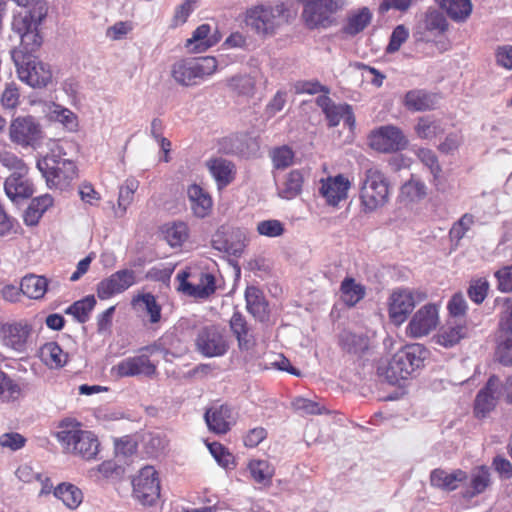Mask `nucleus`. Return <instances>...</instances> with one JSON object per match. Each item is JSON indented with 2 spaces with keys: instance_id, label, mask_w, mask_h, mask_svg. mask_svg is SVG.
<instances>
[{
  "instance_id": "nucleus-1",
  "label": "nucleus",
  "mask_w": 512,
  "mask_h": 512,
  "mask_svg": "<svg viewBox=\"0 0 512 512\" xmlns=\"http://www.w3.org/2000/svg\"><path fill=\"white\" fill-rule=\"evenodd\" d=\"M428 354V350L421 344L406 345L390 360L380 362L377 374L389 384L396 385L400 380L407 379L423 367Z\"/></svg>"
},
{
  "instance_id": "nucleus-2",
  "label": "nucleus",
  "mask_w": 512,
  "mask_h": 512,
  "mask_svg": "<svg viewBox=\"0 0 512 512\" xmlns=\"http://www.w3.org/2000/svg\"><path fill=\"white\" fill-rule=\"evenodd\" d=\"M18 6L27 10L15 14L12 20V31L30 50L41 46L43 37L39 27L47 16L48 7L45 0H13Z\"/></svg>"
},
{
  "instance_id": "nucleus-3",
  "label": "nucleus",
  "mask_w": 512,
  "mask_h": 512,
  "mask_svg": "<svg viewBox=\"0 0 512 512\" xmlns=\"http://www.w3.org/2000/svg\"><path fill=\"white\" fill-rule=\"evenodd\" d=\"M40 47L30 50L20 39L19 49L12 53L19 78L34 88L45 87L52 79L50 67L33 55Z\"/></svg>"
},
{
  "instance_id": "nucleus-4",
  "label": "nucleus",
  "mask_w": 512,
  "mask_h": 512,
  "mask_svg": "<svg viewBox=\"0 0 512 512\" xmlns=\"http://www.w3.org/2000/svg\"><path fill=\"white\" fill-rule=\"evenodd\" d=\"M303 6L302 19L310 29H327L336 24L334 14L342 10L346 0H297Z\"/></svg>"
},
{
  "instance_id": "nucleus-5",
  "label": "nucleus",
  "mask_w": 512,
  "mask_h": 512,
  "mask_svg": "<svg viewBox=\"0 0 512 512\" xmlns=\"http://www.w3.org/2000/svg\"><path fill=\"white\" fill-rule=\"evenodd\" d=\"M389 187L385 175L377 168L365 171L360 188L361 204L365 212H372L386 204Z\"/></svg>"
},
{
  "instance_id": "nucleus-6",
  "label": "nucleus",
  "mask_w": 512,
  "mask_h": 512,
  "mask_svg": "<svg viewBox=\"0 0 512 512\" xmlns=\"http://www.w3.org/2000/svg\"><path fill=\"white\" fill-rule=\"evenodd\" d=\"M37 168L50 188L63 190L76 177L75 163L55 154L46 155L38 160Z\"/></svg>"
},
{
  "instance_id": "nucleus-7",
  "label": "nucleus",
  "mask_w": 512,
  "mask_h": 512,
  "mask_svg": "<svg viewBox=\"0 0 512 512\" xmlns=\"http://www.w3.org/2000/svg\"><path fill=\"white\" fill-rule=\"evenodd\" d=\"M56 437L66 452L79 455L84 459H92L98 453L99 441L90 431L64 429L57 432Z\"/></svg>"
},
{
  "instance_id": "nucleus-8",
  "label": "nucleus",
  "mask_w": 512,
  "mask_h": 512,
  "mask_svg": "<svg viewBox=\"0 0 512 512\" xmlns=\"http://www.w3.org/2000/svg\"><path fill=\"white\" fill-rule=\"evenodd\" d=\"M285 12L284 4L273 7L257 6L247 11L246 23L259 35H272L285 20Z\"/></svg>"
},
{
  "instance_id": "nucleus-9",
  "label": "nucleus",
  "mask_w": 512,
  "mask_h": 512,
  "mask_svg": "<svg viewBox=\"0 0 512 512\" xmlns=\"http://www.w3.org/2000/svg\"><path fill=\"white\" fill-rule=\"evenodd\" d=\"M195 345L197 351L205 357H221L229 349L224 331L217 325L202 327L197 334Z\"/></svg>"
},
{
  "instance_id": "nucleus-10",
  "label": "nucleus",
  "mask_w": 512,
  "mask_h": 512,
  "mask_svg": "<svg viewBox=\"0 0 512 512\" xmlns=\"http://www.w3.org/2000/svg\"><path fill=\"white\" fill-rule=\"evenodd\" d=\"M369 144L379 152L394 153L406 149L408 139L399 127L384 125L371 132Z\"/></svg>"
},
{
  "instance_id": "nucleus-11",
  "label": "nucleus",
  "mask_w": 512,
  "mask_h": 512,
  "mask_svg": "<svg viewBox=\"0 0 512 512\" xmlns=\"http://www.w3.org/2000/svg\"><path fill=\"white\" fill-rule=\"evenodd\" d=\"M133 495L144 506H154L160 497V482L152 466L142 468L132 481Z\"/></svg>"
},
{
  "instance_id": "nucleus-12",
  "label": "nucleus",
  "mask_w": 512,
  "mask_h": 512,
  "mask_svg": "<svg viewBox=\"0 0 512 512\" xmlns=\"http://www.w3.org/2000/svg\"><path fill=\"white\" fill-rule=\"evenodd\" d=\"M9 136L13 143L22 147L35 148L40 144L42 130L40 124L32 116H19L9 127Z\"/></svg>"
},
{
  "instance_id": "nucleus-13",
  "label": "nucleus",
  "mask_w": 512,
  "mask_h": 512,
  "mask_svg": "<svg viewBox=\"0 0 512 512\" xmlns=\"http://www.w3.org/2000/svg\"><path fill=\"white\" fill-rule=\"evenodd\" d=\"M136 283V272L132 269H121L101 280L97 284V296L101 300L120 294Z\"/></svg>"
},
{
  "instance_id": "nucleus-14",
  "label": "nucleus",
  "mask_w": 512,
  "mask_h": 512,
  "mask_svg": "<svg viewBox=\"0 0 512 512\" xmlns=\"http://www.w3.org/2000/svg\"><path fill=\"white\" fill-rule=\"evenodd\" d=\"M190 273L181 271L176 278L179 281L178 290L182 293L197 299H207L216 290V280L214 275L210 273L201 274L199 284H192L188 281Z\"/></svg>"
},
{
  "instance_id": "nucleus-15",
  "label": "nucleus",
  "mask_w": 512,
  "mask_h": 512,
  "mask_svg": "<svg viewBox=\"0 0 512 512\" xmlns=\"http://www.w3.org/2000/svg\"><path fill=\"white\" fill-rule=\"evenodd\" d=\"M416 305L414 292L409 289L395 290L389 298V317L394 324L400 325L413 311Z\"/></svg>"
},
{
  "instance_id": "nucleus-16",
  "label": "nucleus",
  "mask_w": 512,
  "mask_h": 512,
  "mask_svg": "<svg viewBox=\"0 0 512 512\" xmlns=\"http://www.w3.org/2000/svg\"><path fill=\"white\" fill-rule=\"evenodd\" d=\"M437 324V307L434 304H427L414 314L407 329L411 336L418 338L428 335Z\"/></svg>"
},
{
  "instance_id": "nucleus-17",
  "label": "nucleus",
  "mask_w": 512,
  "mask_h": 512,
  "mask_svg": "<svg viewBox=\"0 0 512 512\" xmlns=\"http://www.w3.org/2000/svg\"><path fill=\"white\" fill-rule=\"evenodd\" d=\"M119 377H132L140 374L152 376L156 373V366L146 354L128 357L120 361L114 368Z\"/></svg>"
},
{
  "instance_id": "nucleus-18",
  "label": "nucleus",
  "mask_w": 512,
  "mask_h": 512,
  "mask_svg": "<svg viewBox=\"0 0 512 512\" xmlns=\"http://www.w3.org/2000/svg\"><path fill=\"white\" fill-rule=\"evenodd\" d=\"M28 167L24 171L12 172L4 183L6 195L12 200L26 199L32 196L34 189L33 185L27 177Z\"/></svg>"
},
{
  "instance_id": "nucleus-19",
  "label": "nucleus",
  "mask_w": 512,
  "mask_h": 512,
  "mask_svg": "<svg viewBox=\"0 0 512 512\" xmlns=\"http://www.w3.org/2000/svg\"><path fill=\"white\" fill-rule=\"evenodd\" d=\"M229 326L241 351H249L255 347L256 338L253 330L239 311L233 313L229 321Z\"/></svg>"
},
{
  "instance_id": "nucleus-20",
  "label": "nucleus",
  "mask_w": 512,
  "mask_h": 512,
  "mask_svg": "<svg viewBox=\"0 0 512 512\" xmlns=\"http://www.w3.org/2000/svg\"><path fill=\"white\" fill-rule=\"evenodd\" d=\"M349 188V180L342 174H339L335 177H329L326 181H322L320 194L329 205L337 206L340 201L347 198Z\"/></svg>"
},
{
  "instance_id": "nucleus-21",
  "label": "nucleus",
  "mask_w": 512,
  "mask_h": 512,
  "mask_svg": "<svg viewBox=\"0 0 512 512\" xmlns=\"http://www.w3.org/2000/svg\"><path fill=\"white\" fill-rule=\"evenodd\" d=\"M439 96L424 89L409 90L403 99V105L411 112H423L436 108Z\"/></svg>"
},
{
  "instance_id": "nucleus-22",
  "label": "nucleus",
  "mask_w": 512,
  "mask_h": 512,
  "mask_svg": "<svg viewBox=\"0 0 512 512\" xmlns=\"http://www.w3.org/2000/svg\"><path fill=\"white\" fill-rule=\"evenodd\" d=\"M30 331V326L23 323L4 324L0 329L4 344L17 352L25 351Z\"/></svg>"
},
{
  "instance_id": "nucleus-23",
  "label": "nucleus",
  "mask_w": 512,
  "mask_h": 512,
  "mask_svg": "<svg viewBox=\"0 0 512 512\" xmlns=\"http://www.w3.org/2000/svg\"><path fill=\"white\" fill-rule=\"evenodd\" d=\"M210 431L216 434H225L233 423L232 409L228 405H220L206 410L204 415Z\"/></svg>"
},
{
  "instance_id": "nucleus-24",
  "label": "nucleus",
  "mask_w": 512,
  "mask_h": 512,
  "mask_svg": "<svg viewBox=\"0 0 512 512\" xmlns=\"http://www.w3.org/2000/svg\"><path fill=\"white\" fill-rule=\"evenodd\" d=\"M338 344L344 352L361 356L369 348V338L365 334L344 330L338 336Z\"/></svg>"
},
{
  "instance_id": "nucleus-25",
  "label": "nucleus",
  "mask_w": 512,
  "mask_h": 512,
  "mask_svg": "<svg viewBox=\"0 0 512 512\" xmlns=\"http://www.w3.org/2000/svg\"><path fill=\"white\" fill-rule=\"evenodd\" d=\"M467 479V473L457 469L448 473L443 469H434L430 474V483L436 488L447 491L455 490L460 482Z\"/></svg>"
},
{
  "instance_id": "nucleus-26",
  "label": "nucleus",
  "mask_w": 512,
  "mask_h": 512,
  "mask_svg": "<svg viewBox=\"0 0 512 512\" xmlns=\"http://www.w3.org/2000/svg\"><path fill=\"white\" fill-rule=\"evenodd\" d=\"M171 75L178 84L183 86L195 85L201 79L195 65V60H182L174 63Z\"/></svg>"
},
{
  "instance_id": "nucleus-27",
  "label": "nucleus",
  "mask_w": 512,
  "mask_h": 512,
  "mask_svg": "<svg viewBox=\"0 0 512 512\" xmlns=\"http://www.w3.org/2000/svg\"><path fill=\"white\" fill-rule=\"evenodd\" d=\"M187 195L194 214L197 217H205L212 207L210 195L197 184H192L188 187Z\"/></svg>"
},
{
  "instance_id": "nucleus-28",
  "label": "nucleus",
  "mask_w": 512,
  "mask_h": 512,
  "mask_svg": "<svg viewBox=\"0 0 512 512\" xmlns=\"http://www.w3.org/2000/svg\"><path fill=\"white\" fill-rule=\"evenodd\" d=\"M467 332L465 321L449 320L438 335V342L445 347H452L465 338Z\"/></svg>"
},
{
  "instance_id": "nucleus-29",
  "label": "nucleus",
  "mask_w": 512,
  "mask_h": 512,
  "mask_svg": "<svg viewBox=\"0 0 512 512\" xmlns=\"http://www.w3.org/2000/svg\"><path fill=\"white\" fill-rule=\"evenodd\" d=\"M490 484V471L485 465L475 467L470 474V484L464 492V497L471 499L483 493Z\"/></svg>"
},
{
  "instance_id": "nucleus-30",
  "label": "nucleus",
  "mask_w": 512,
  "mask_h": 512,
  "mask_svg": "<svg viewBox=\"0 0 512 512\" xmlns=\"http://www.w3.org/2000/svg\"><path fill=\"white\" fill-rule=\"evenodd\" d=\"M53 205V198L45 194L32 199L24 213V222L27 226H35L46 212Z\"/></svg>"
},
{
  "instance_id": "nucleus-31",
  "label": "nucleus",
  "mask_w": 512,
  "mask_h": 512,
  "mask_svg": "<svg viewBox=\"0 0 512 512\" xmlns=\"http://www.w3.org/2000/svg\"><path fill=\"white\" fill-rule=\"evenodd\" d=\"M208 167L219 187L227 186L232 182L235 166L231 161L223 158H217L211 160L208 163Z\"/></svg>"
},
{
  "instance_id": "nucleus-32",
  "label": "nucleus",
  "mask_w": 512,
  "mask_h": 512,
  "mask_svg": "<svg viewBox=\"0 0 512 512\" xmlns=\"http://www.w3.org/2000/svg\"><path fill=\"white\" fill-rule=\"evenodd\" d=\"M48 287V280L44 276L34 274L26 275L20 283V291L31 299H41Z\"/></svg>"
},
{
  "instance_id": "nucleus-33",
  "label": "nucleus",
  "mask_w": 512,
  "mask_h": 512,
  "mask_svg": "<svg viewBox=\"0 0 512 512\" xmlns=\"http://www.w3.org/2000/svg\"><path fill=\"white\" fill-rule=\"evenodd\" d=\"M441 9L454 21H465L472 12L470 0H436Z\"/></svg>"
},
{
  "instance_id": "nucleus-34",
  "label": "nucleus",
  "mask_w": 512,
  "mask_h": 512,
  "mask_svg": "<svg viewBox=\"0 0 512 512\" xmlns=\"http://www.w3.org/2000/svg\"><path fill=\"white\" fill-rule=\"evenodd\" d=\"M210 30L209 24L198 26L193 32L192 37L187 39L185 47L196 53L203 52L212 47L217 42V39L208 38Z\"/></svg>"
},
{
  "instance_id": "nucleus-35",
  "label": "nucleus",
  "mask_w": 512,
  "mask_h": 512,
  "mask_svg": "<svg viewBox=\"0 0 512 512\" xmlns=\"http://www.w3.org/2000/svg\"><path fill=\"white\" fill-rule=\"evenodd\" d=\"M95 305L96 299L94 295H87L66 308L65 313L72 315L78 323L84 324L89 320L90 313Z\"/></svg>"
},
{
  "instance_id": "nucleus-36",
  "label": "nucleus",
  "mask_w": 512,
  "mask_h": 512,
  "mask_svg": "<svg viewBox=\"0 0 512 512\" xmlns=\"http://www.w3.org/2000/svg\"><path fill=\"white\" fill-rule=\"evenodd\" d=\"M54 496L62 500L69 509H76L83 500L82 491L73 484L62 483L54 489Z\"/></svg>"
},
{
  "instance_id": "nucleus-37",
  "label": "nucleus",
  "mask_w": 512,
  "mask_h": 512,
  "mask_svg": "<svg viewBox=\"0 0 512 512\" xmlns=\"http://www.w3.org/2000/svg\"><path fill=\"white\" fill-rule=\"evenodd\" d=\"M340 291L343 302L348 306L356 305L365 296V287L351 277H346L342 281Z\"/></svg>"
},
{
  "instance_id": "nucleus-38",
  "label": "nucleus",
  "mask_w": 512,
  "mask_h": 512,
  "mask_svg": "<svg viewBox=\"0 0 512 512\" xmlns=\"http://www.w3.org/2000/svg\"><path fill=\"white\" fill-rule=\"evenodd\" d=\"M41 356L50 367L61 368L67 363L68 355L56 342H49L42 346Z\"/></svg>"
},
{
  "instance_id": "nucleus-39",
  "label": "nucleus",
  "mask_w": 512,
  "mask_h": 512,
  "mask_svg": "<svg viewBox=\"0 0 512 512\" xmlns=\"http://www.w3.org/2000/svg\"><path fill=\"white\" fill-rule=\"evenodd\" d=\"M304 177L300 170H292L287 175L283 188L279 190V195L285 199H293L302 191Z\"/></svg>"
},
{
  "instance_id": "nucleus-40",
  "label": "nucleus",
  "mask_w": 512,
  "mask_h": 512,
  "mask_svg": "<svg viewBox=\"0 0 512 512\" xmlns=\"http://www.w3.org/2000/svg\"><path fill=\"white\" fill-rule=\"evenodd\" d=\"M245 299L248 311L254 317L262 319L266 314L267 303L259 289L248 287L245 291Z\"/></svg>"
},
{
  "instance_id": "nucleus-41",
  "label": "nucleus",
  "mask_w": 512,
  "mask_h": 512,
  "mask_svg": "<svg viewBox=\"0 0 512 512\" xmlns=\"http://www.w3.org/2000/svg\"><path fill=\"white\" fill-rule=\"evenodd\" d=\"M372 14L368 8L364 7L358 13L348 18L347 24L343 28V32L350 36H355L362 32L370 23Z\"/></svg>"
},
{
  "instance_id": "nucleus-42",
  "label": "nucleus",
  "mask_w": 512,
  "mask_h": 512,
  "mask_svg": "<svg viewBox=\"0 0 512 512\" xmlns=\"http://www.w3.org/2000/svg\"><path fill=\"white\" fill-rule=\"evenodd\" d=\"M415 132L421 139H432L443 132L441 123L430 116L420 117L415 126Z\"/></svg>"
},
{
  "instance_id": "nucleus-43",
  "label": "nucleus",
  "mask_w": 512,
  "mask_h": 512,
  "mask_svg": "<svg viewBox=\"0 0 512 512\" xmlns=\"http://www.w3.org/2000/svg\"><path fill=\"white\" fill-rule=\"evenodd\" d=\"M249 471L255 482L269 486L274 474V469L265 460H253L249 463Z\"/></svg>"
},
{
  "instance_id": "nucleus-44",
  "label": "nucleus",
  "mask_w": 512,
  "mask_h": 512,
  "mask_svg": "<svg viewBox=\"0 0 512 512\" xmlns=\"http://www.w3.org/2000/svg\"><path fill=\"white\" fill-rule=\"evenodd\" d=\"M496 406V396L480 390L474 401V414L478 418H484Z\"/></svg>"
},
{
  "instance_id": "nucleus-45",
  "label": "nucleus",
  "mask_w": 512,
  "mask_h": 512,
  "mask_svg": "<svg viewBox=\"0 0 512 512\" xmlns=\"http://www.w3.org/2000/svg\"><path fill=\"white\" fill-rule=\"evenodd\" d=\"M245 234L241 230L237 229L232 231L228 246H217L219 248V251H224L228 253L229 255L239 257L244 251L245 248Z\"/></svg>"
},
{
  "instance_id": "nucleus-46",
  "label": "nucleus",
  "mask_w": 512,
  "mask_h": 512,
  "mask_svg": "<svg viewBox=\"0 0 512 512\" xmlns=\"http://www.w3.org/2000/svg\"><path fill=\"white\" fill-rule=\"evenodd\" d=\"M20 387L6 373L0 370V401L9 402L17 398Z\"/></svg>"
},
{
  "instance_id": "nucleus-47",
  "label": "nucleus",
  "mask_w": 512,
  "mask_h": 512,
  "mask_svg": "<svg viewBox=\"0 0 512 512\" xmlns=\"http://www.w3.org/2000/svg\"><path fill=\"white\" fill-rule=\"evenodd\" d=\"M139 183L135 179H127L119 189L118 207L122 210V214L134 199V193L138 189Z\"/></svg>"
},
{
  "instance_id": "nucleus-48",
  "label": "nucleus",
  "mask_w": 512,
  "mask_h": 512,
  "mask_svg": "<svg viewBox=\"0 0 512 512\" xmlns=\"http://www.w3.org/2000/svg\"><path fill=\"white\" fill-rule=\"evenodd\" d=\"M451 320L465 321L467 302L461 292L455 293L447 305Z\"/></svg>"
},
{
  "instance_id": "nucleus-49",
  "label": "nucleus",
  "mask_w": 512,
  "mask_h": 512,
  "mask_svg": "<svg viewBox=\"0 0 512 512\" xmlns=\"http://www.w3.org/2000/svg\"><path fill=\"white\" fill-rule=\"evenodd\" d=\"M188 237V228L184 222L174 223L165 231V238L171 247L180 246Z\"/></svg>"
},
{
  "instance_id": "nucleus-50",
  "label": "nucleus",
  "mask_w": 512,
  "mask_h": 512,
  "mask_svg": "<svg viewBox=\"0 0 512 512\" xmlns=\"http://www.w3.org/2000/svg\"><path fill=\"white\" fill-rule=\"evenodd\" d=\"M271 158L276 169H285L293 163L294 152L290 147L284 145L274 148L271 152Z\"/></svg>"
},
{
  "instance_id": "nucleus-51",
  "label": "nucleus",
  "mask_w": 512,
  "mask_h": 512,
  "mask_svg": "<svg viewBox=\"0 0 512 512\" xmlns=\"http://www.w3.org/2000/svg\"><path fill=\"white\" fill-rule=\"evenodd\" d=\"M426 185L419 179L412 178L406 182L402 188L401 193L407 196L411 201L420 200L427 194Z\"/></svg>"
},
{
  "instance_id": "nucleus-52",
  "label": "nucleus",
  "mask_w": 512,
  "mask_h": 512,
  "mask_svg": "<svg viewBox=\"0 0 512 512\" xmlns=\"http://www.w3.org/2000/svg\"><path fill=\"white\" fill-rule=\"evenodd\" d=\"M496 354L500 363L512 366V334H502L497 346Z\"/></svg>"
},
{
  "instance_id": "nucleus-53",
  "label": "nucleus",
  "mask_w": 512,
  "mask_h": 512,
  "mask_svg": "<svg viewBox=\"0 0 512 512\" xmlns=\"http://www.w3.org/2000/svg\"><path fill=\"white\" fill-rule=\"evenodd\" d=\"M473 224L474 216L470 213H465L457 222L453 224L449 232L450 238L459 242Z\"/></svg>"
},
{
  "instance_id": "nucleus-54",
  "label": "nucleus",
  "mask_w": 512,
  "mask_h": 512,
  "mask_svg": "<svg viewBox=\"0 0 512 512\" xmlns=\"http://www.w3.org/2000/svg\"><path fill=\"white\" fill-rule=\"evenodd\" d=\"M409 37V31L404 25H398L392 31L389 43L386 47V53L392 54L397 52L401 45L406 42Z\"/></svg>"
},
{
  "instance_id": "nucleus-55",
  "label": "nucleus",
  "mask_w": 512,
  "mask_h": 512,
  "mask_svg": "<svg viewBox=\"0 0 512 512\" xmlns=\"http://www.w3.org/2000/svg\"><path fill=\"white\" fill-rule=\"evenodd\" d=\"M489 284L485 279H477L471 281L467 294L469 298L476 304H481L488 293Z\"/></svg>"
},
{
  "instance_id": "nucleus-56",
  "label": "nucleus",
  "mask_w": 512,
  "mask_h": 512,
  "mask_svg": "<svg viewBox=\"0 0 512 512\" xmlns=\"http://www.w3.org/2000/svg\"><path fill=\"white\" fill-rule=\"evenodd\" d=\"M292 404L296 411L307 415H318L325 411V408L318 402L302 397L296 398Z\"/></svg>"
},
{
  "instance_id": "nucleus-57",
  "label": "nucleus",
  "mask_w": 512,
  "mask_h": 512,
  "mask_svg": "<svg viewBox=\"0 0 512 512\" xmlns=\"http://www.w3.org/2000/svg\"><path fill=\"white\" fill-rule=\"evenodd\" d=\"M139 301H141L146 309L150 317L151 323H158L161 319V307L157 303L154 295L147 293L143 294L139 297Z\"/></svg>"
},
{
  "instance_id": "nucleus-58",
  "label": "nucleus",
  "mask_w": 512,
  "mask_h": 512,
  "mask_svg": "<svg viewBox=\"0 0 512 512\" xmlns=\"http://www.w3.org/2000/svg\"><path fill=\"white\" fill-rule=\"evenodd\" d=\"M417 157L426 167L429 168L430 172L436 178L441 172V167L435 153L428 148H420L417 151Z\"/></svg>"
},
{
  "instance_id": "nucleus-59",
  "label": "nucleus",
  "mask_w": 512,
  "mask_h": 512,
  "mask_svg": "<svg viewBox=\"0 0 512 512\" xmlns=\"http://www.w3.org/2000/svg\"><path fill=\"white\" fill-rule=\"evenodd\" d=\"M257 231L260 235L278 237L284 233V226L279 220H264L257 224Z\"/></svg>"
},
{
  "instance_id": "nucleus-60",
  "label": "nucleus",
  "mask_w": 512,
  "mask_h": 512,
  "mask_svg": "<svg viewBox=\"0 0 512 512\" xmlns=\"http://www.w3.org/2000/svg\"><path fill=\"white\" fill-rule=\"evenodd\" d=\"M295 90H296V93H298V94L306 93V94L314 95V94H317L319 92H322V93H325V94H329L330 93L329 87H327L325 85H322L317 80L298 81L295 84Z\"/></svg>"
},
{
  "instance_id": "nucleus-61",
  "label": "nucleus",
  "mask_w": 512,
  "mask_h": 512,
  "mask_svg": "<svg viewBox=\"0 0 512 512\" xmlns=\"http://www.w3.org/2000/svg\"><path fill=\"white\" fill-rule=\"evenodd\" d=\"M0 163L13 172L24 171L27 168L22 159L7 150H0Z\"/></svg>"
},
{
  "instance_id": "nucleus-62",
  "label": "nucleus",
  "mask_w": 512,
  "mask_h": 512,
  "mask_svg": "<svg viewBox=\"0 0 512 512\" xmlns=\"http://www.w3.org/2000/svg\"><path fill=\"white\" fill-rule=\"evenodd\" d=\"M19 90L15 83L6 84V88L1 95V104L6 109H14L19 104Z\"/></svg>"
},
{
  "instance_id": "nucleus-63",
  "label": "nucleus",
  "mask_w": 512,
  "mask_h": 512,
  "mask_svg": "<svg viewBox=\"0 0 512 512\" xmlns=\"http://www.w3.org/2000/svg\"><path fill=\"white\" fill-rule=\"evenodd\" d=\"M26 438L17 432L4 433L0 436V445L17 451L25 446Z\"/></svg>"
},
{
  "instance_id": "nucleus-64",
  "label": "nucleus",
  "mask_w": 512,
  "mask_h": 512,
  "mask_svg": "<svg viewBox=\"0 0 512 512\" xmlns=\"http://www.w3.org/2000/svg\"><path fill=\"white\" fill-rule=\"evenodd\" d=\"M425 27L429 31H438L439 33H443L447 30L448 23L441 13L434 11L427 14Z\"/></svg>"
}]
</instances>
